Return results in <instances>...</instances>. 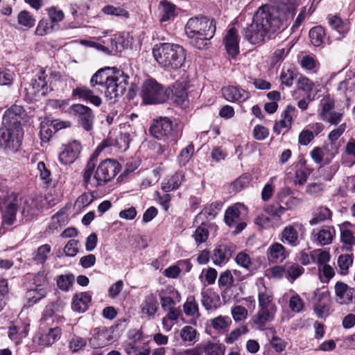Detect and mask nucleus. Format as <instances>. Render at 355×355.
<instances>
[{
  "label": "nucleus",
  "instance_id": "1",
  "mask_svg": "<svg viewBox=\"0 0 355 355\" xmlns=\"http://www.w3.org/2000/svg\"><path fill=\"white\" fill-rule=\"evenodd\" d=\"M294 15L295 10L287 5L262 6L255 13L252 24L243 28L244 37L252 44L261 43L272 34L284 30Z\"/></svg>",
  "mask_w": 355,
  "mask_h": 355
},
{
  "label": "nucleus",
  "instance_id": "2",
  "mask_svg": "<svg viewBox=\"0 0 355 355\" xmlns=\"http://www.w3.org/2000/svg\"><path fill=\"white\" fill-rule=\"evenodd\" d=\"M129 76L116 68L105 67L97 71L92 77V87L101 86L106 97L113 99L122 96L128 84Z\"/></svg>",
  "mask_w": 355,
  "mask_h": 355
},
{
  "label": "nucleus",
  "instance_id": "3",
  "mask_svg": "<svg viewBox=\"0 0 355 355\" xmlns=\"http://www.w3.org/2000/svg\"><path fill=\"white\" fill-rule=\"evenodd\" d=\"M96 158H90L83 171V181L87 188L93 189L105 184L119 171V163L107 159L100 163L95 171L94 178H91L92 168L96 167Z\"/></svg>",
  "mask_w": 355,
  "mask_h": 355
},
{
  "label": "nucleus",
  "instance_id": "4",
  "mask_svg": "<svg viewBox=\"0 0 355 355\" xmlns=\"http://www.w3.org/2000/svg\"><path fill=\"white\" fill-rule=\"evenodd\" d=\"M153 55L158 64L165 70L182 67L186 60V50L173 43H159L153 48Z\"/></svg>",
  "mask_w": 355,
  "mask_h": 355
},
{
  "label": "nucleus",
  "instance_id": "5",
  "mask_svg": "<svg viewBox=\"0 0 355 355\" xmlns=\"http://www.w3.org/2000/svg\"><path fill=\"white\" fill-rule=\"evenodd\" d=\"M216 30V21L205 17H191L185 26L186 35L198 49L207 44V42L214 37Z\"/></svg>",
  "mask_w": 355,
  "mask_h": 355
},
{
  "label": "nucleus",
  "instance_id": "6",
  "mask_svg": "<svg viewBox=\"0 0 355 355\" xmlns=\"http://www.w3.org/2000/svg\"><path fill=\"white\" fill-rule=\"evenodd\" d=\"M258 300L259 309L252 320L259 329H263L268 322L273 320L277 307L273 302V296L266 291H259Z\"/></svg>",
  "mask_w": 355,
  "mask_h": 355
},
{
  "label": "nucleus",
  "instance_id": "7",
  "mask_svg": "<svg viewBox=\"0 0 355 355\" xmlns=\"http://www.w3.org/2000/svg\"><path fill=\"white\" fill-rule=\"evenodd\" d=\"M48 75L46 69L40 67L35 71L34 76L25 87L26 98L30 101H38L48 92Z\"/></svg>",
  "mask_w": 355,
  "mask_h": 355
},
{
  "label": "nucleus",
  "instance_id": "8",
  "mask_svg": "<svg viewBox=\"0 0 355 355\" xmlns=\"http://www.w3.org/2000/svg\"><path fill=\"white\" fill-rule=\"evenodd\" d=\"M68 112L84 130L89 132L93 130L95 114L90 107L80 103H76L69 107Z\"/></svg>",
  "mask_w": 355,
  "mask_h": 355
},
{
  "label": "nucleus",
  "instance_id": "9",
  "mask_svg": "<svg viewBox=\"0 0 355 355\" xmlns=\"http://www.w3.org/2000/svg\"><path fill=\"white\" fill-rule=\"evenodd\" d=\"M141 95L146 104L162 103L166 99L163 87L153 79L145 80L141 87Z\"/></svg>",
  "mask_w": 355,
  "mask_h": 355
},
{
  "label": "nucleus",
  "instance_id": "10",
  "mask_svg": "<svg viewBox=\"0 0 355 355\" xmlns=\"http://www.w3.org/2000/svg\"><path fill=\"white\" fill-rule=\"evenodd\" d=\"M24 135L23 130L0 128V148L11 152H16L21 144Z\"/></svg>",
  "mask_w": 355,
  "mask_h": 355
},
{
  "label": "nucleus",
  "instance_id": "11",
  "mask_svg": "<svg viewBox=\"0 0 355 355\" xmlns=\"http://www.w3.org/2000/svg\"><path fill=\"white\" fill-rule=\"evenodd\" d=\"M149 132L153 137L159 140L175 141L177 137L172 121L166 117H160L155 120L150 127Z\"/></svg>",
  "mask_w": 355,
  "mask_h": 355
},
{
  "label": "nucleus",
  "instance_id": "12",
  "mask_svg": "<svg viewBox=\"0 0 355 355\" xmlns=\"http://www.w3.org/2000/svg\"><path fill=\"white\" fill-rule=\"evenodd\" d=\"M247 208L241 203H236L228 207L225 214V222L229 227L236 226L235 232H241L246 226L243 221Z\"/></svg>",
  "mask_w": 355,
  "mask_h": 355
},
{
  "label": "nucleus",
  "instance_id": "13",
  "mask_svg": "<svg viewBox=\"0 0 355 355\" xmlns=\"http://www.w3.org/2000/svg\"><path fill=\"white\" fill-rule=\"evenodd\" d=\"M82 150V145L78 140L69 141L62 146L59 153V161L64 165L73 163L79 157Z\"/></svg>",
  "mask_w": 355,
  "mask_h": 355
},
{
  "label": "nucleus",
  "instance_id": "14",
  "mask_svg": "<svg viewBox=\"0 0 355 355\" xmlns=\"http://www.w3.org/2000/svg\"><path fill=\"white\" fill-rule=\"evenodd\" d=\"M24 114V108L17 105H14L8 109L2 119V125L7 128L23 130L21 121Z\"/></svg>",
  "mask_w": 355,
  "mask_h": 355
},
{
  "label": "nucleus",
  "instance_id": "15",
  "mask_svg": "<svg viewBox=\"0 0 355 355\" xmlns=\"http://www.w3.org/2000/svg\"><path fill=\"white\" fill-rule=\"evenodd\" d=\"M112 331L105 327L94 329L92 336L89 339L90 346L99 349L107 346L112 341Z\"/></svg>",
  "mask_w": 355,
  "mask_h": 355
},
{
  "label": "nucleus",
  "instance_id": "16",
  "mask_svg": "<svg viewBox=\"0 0 355 355\" xmlns=\"http://www.w3.org/2000/svg\"><path fill=\"white\" fill-rule=\"evenodd\" d=\"M334 290L337 303L348 305L355 302V287H349L343 282H337Z\"/></svg>",
  "mask_w": 355,
  "mask_h": 355
},
{
  "label": "nucleus",
  "instance_id": "17",
  "mask_svg": "<svg viewBox=\"0 0 355 355\" xmlns=\"http://www.w3.org/2000/svg\"><path fill=\"white\" fill-rule=\"evenodd\" d=\"M61 334L60 328H50L46 333L37 332L33 338V342L40 346L50 347L60 338Z\"/></svg>",
  "mask_w": 355,
  "mask_h": 355
},
{
  "label": "nucleus",
  "instance_id": "18",
  "mask_svg": "<svg viewBox=\"0 0 355 355\" xmlns=\"http://www.w3.org/2000/svg\"><path fill=\"white\" fill-rule=\"evenodd\" d=\"M335 236V229L331 226H326L321 229L313 230L311 234L313 242L320 246L331 243Z\"/></svg>",
  "mask_w": 355,
  "mask_h": 355
},
{
  "label": "nucleus",
  "instance_id": "19",
  "mask_svg": "<svg viewBox=\"0 0 355 355\" xmlns=\"http://www.w3.org/2000/svg\"><path fill=\"white\" fill-rule=\"evenodd\" d=\"M314 301L315 302L314 311L319 318H325L329 315V294L327 291L319 292L315 291Z\"/></svg>",
  "mask_w": 355,
  "mask_h": 355
},
{
  "label": "nucleus",
  "instance_id": "20",
  "mask_svg": "<svg viewBox=\"0 0 355 355\" xmlns=\"http://www.w3.org/2000/svg\"><path fill=\"white\" fill-rule=\"evenodd\" d=\"M223 43L227 53L232 57H235L239 52V37L237 30L232 27L226 33Z\"/></svg>",
  "mask_w": 355,
  "mask_h": 355
},
{
  "label": "nucleus",
  "instance_id": "21",
  "mask_svg": "<svg viewBox=\"0 0 355 355\" xmlns=\"http://www.w3.org/2000/svg\"><path fill=\"white\" fill-rule=\"evenodd\" d=\"M16 200L14 201L7 202L0 197V208L3 209V222L8 225L14 223L16 220V214L17 211V203Z\"/></svg>",
  "mask_w": 355,
  "mask_h": 355
},
{
  "label": "nucleus",
  "instance_id": "22",
  "mask_svg": "<svg viewBox=\"0 0 355 355\" xmlns=\"http://www.w3.org/2000/svg\"><path fill=\"white\" fill-rule=\"evenodd\" d=\"M225 98L230 102H243L249 98V93L239 87L227 86L222 89Z\"/></svg>",
  "mask_w": 355,
  "mask_h": 355
},
{
  "label": "nucleus",
  "instance_id": "23",
  "mask_svg": "<svg viewBox=\"0 0 355 355\" xmlns=\"http://www.w3.org/2000/svg\"><path fill=\"white\" fill-rule=\"evenodd\" d=\"M73 97H78L79 99L89 102L96 107H99L102 103L101 98L94 94V92L87 87H78L72 92Z\"/></svg>",
  "mask_w": 355,
  "mask_h": 355
},
{
  "label": "nucleus",
  "instance_id": "24",
  "mask_svg": "<svg viewBox=\"0 0 355 355\" xmlns=\"http://www.w3.org/2000/svg\"><path fill=\"white\" fill-rule=\"evenodd\" d=\"M91 300L92 295L89 292L76 293L73 297L71 308L74 311L83 313L89 309Z\"/></svg>",
  "mask_w": 355,
  "mask_h": 355
},
{
  "label": "nucleus",
  "instance_id": "25",
  "mask_svg": "<svg viewBox=\"0 0 355 355\" xmlns=\"http://www.w3.org/2000/svg\"><path fill=\"white\" fill-rule=\"evenodd\" d=\"M140 308L143 314H146L150 317L154 316L159 308L157 295L153 293L146 295Z\"/></svg>",
  "mask_w": 355,
  "mask_h": 355
},
{
  "label": "nucleus",
  "instance_id": "26",
  "mask_svg": "<svg viewBox=\"0 0 355 355\" xmlns=\"http://www.w3.org/2000/svg\"><path fill=\"white\" fill-rule=\"evenodd\" d=\"M201 303L207 310L216 309L220 302V297L211 289L201 291Z\"/></svg>",
  "mask_w": 355,
  "mask_h": 355
},
{
  "label": "nucleus",
  "instance_id": "27",
  "mask_svg": "<svg viewBox=\"0 0 355 355\" xmlns=\"http://www.w3.org/2000/svg\"><path fill=\"white\" fill-rule=\"evenodd\" d=\"M158 11L161 22L170 21L177 15L175 6L166 0L160 1Z\"/></svg>",
  "mask_w": 355,
  "mask_h": 355
},
{
  "label": "nucleus",
  "instance_id": "28",
  "mask_svg": "<svg viewBox=\"0 0 355 355\" xmlns=\"http://www.w3.org/2000/svg\"><path fill=\"white\" fill-rule=\"evenodd\" d=\"M288 256L284 245L279 243L272 244L267 250V257L270 262L282 261Z\"/></svg>",
  "mask_w": 355,
  "mask_h": 355
},
{
  "label": "nucleus",
  "instance_id": "29",
  "mask_svg": "<svg viewBox=\"0 0 355 355\" xmlns=\"http://www.w3.org/2000/svg\"><path fill=\"white\" fill-rule=\"evenodd\" d=\"M171 99L173 103L181 107L187 106L188 94L185 85L176 83L173 86Z\"/></svg>",
  "mask_w": 355,
  "mask_h": 355
},
{
  "label": "nucleus",
  "instance_id": "30",
  "mask_svg": "<svg viewBox=\"0 0 355 355\" xmlns=\"http://www.w3.org/2000/svg\"><path fill=\"white\" fill-rule=\"evenodd\" d=\"M332 217V211L327 206L321 205L317 207L313 212V217L309 221L311 225H315L320 223L330 220Z\"/></svg>",
  "mask_w": 355,
  "mask_h": 355
},
{
  "label": "nucleus",
  "instance_id": "31",
  "mask_svg": "<svg viewBox=\"0 0 355 355\" xmlns=\"http://www.w3.org/2000/svg\"><path fill=\"white\" fill-rule=\"evenodd\" d=\"M184 180V175L182 172H176L169 178L166 179L162 184V189L166 193L178 189Z\"/></svg>",
  "mask_w": 355,
  "mask_h": 355
},
{
  "label": "nucleus",
  "instance_id": "32",
  "mask_svg": "<svg viewBox=\"0 0 355 355\" xmlns=\"http://www.w3.org/2000/svg\"><path fill=\"white\" fill-rule=\"evenodd\" d=\"M281 241L295 247L300 243L298 232L294 225H288L282 232Z\"/></svg>",
  "mask_w": 355,
  "mask_h": 355
},
{
  "label": "nucleus",
  "instance_id": "33",
  "mask_svg": "<svg viewBox=\"0 0 355 355\" xmlns=\"http://www.w3.org/2000/svg\"><path fill=\"white\" fill-rule=\"evenodd\" d=\"M230 257L229 248L225 245H220L214 251L213 261L216 265H221L226 262Z\"/></svg>",
  "mask_w": 355,
  "mask_h": 355
},
{
  "label": "nucleus",
  "instance_id": "34",
  "mask_svg": "<svg viewBox=\"0 0 355 355\" xmlns=\"http://www.w3.org/2000/svg\"><path fill=\"white\" fill-rule=\"evenodd\" d=\"M183 309L185 314L188 316L199 318L200 315L198 309V304L194 296H189L187 297L183 305Z\"/></svg>",
  "mask_w": 355,
  "mask_h": 355
},
{
  "label": "nucleus",
  "instance_id": "35",
  "mask_svg": "<svg viewBox=\"0 0 355 355\" xmlns=\"http://www.w3.org/2000/svg\"><path fill=\"white\" fill-rule=\"evenodd\" d=\"M231 322L228 316L219 315L211 320V326L217 331L223 333L228 329Z\"/></svg>",
  "mask_w": 355,
  "mask_h": 355
},
{
  "label": "nucleus",
  "instance_id": "36",
  "mask_svg": "<svg viewBox=\"0 0 355 355\" xmlns=\"http://www.w3.org/2000/svg\"><path fill=\"white\" fill-rule=\"evenodd\" d=\"M324 36V29L320 26L312 28L309 31L310 41L315 46H319L322 44Z\"/></svg>",
  "mask_w": 355,
  "mask_h": 355
},
{
  "label": "nucleus",
  "instance_id": "37",
  "mask_svg": "<svg viewBox=\"0 0 355 355\" xmlns=\"http://www.w3.org/2000/svg\"><path fill=\"white\" fill-rule=\"evenodd\" d=\"M65 225L64 214L63 212H58L51 218V222L46 229L49 233H54L61 230Z\"/></svg>",
  "mask_w": 355,
  "mask_h": 355
},
{
  "label": "nucleus",
  "instance_id": "38",
  "mask_svg": "<svg viewBox=\"0 0 355 355\" xmlns=\"http://www.w3.org/2000/svg\"><path fill=\"white\" fill-rule=\"evenodd\" d=\"M62 308V302H51L46 306L42 316L41 318V322H46L49 320L51 319L54 315L55 313L59 311L60 309Z\"/></svg>",
  "mask_w": 355,
  "mask_h": 355
},
{
  "label": "nucleus",
  "instance_id": "39",
  "mask_svg": "<svg viewBox=\"0 0 355 355\" xmlns=\"http://www.w3.org/2000/svg\"><path fill=\"white\" fill-rule=\"evenodd\" d=\"M46 295L47 292L43 291L42 289L35 288L30 289L26 292V297L27 299L28 305L31 306L46 297Z\"/></svg>",
  "mask_w": 355,
  "mask_h": 355
},
{
  "label": "nucleus",
  "instance_id": "40",
  "mask_svg": "<svg viewBox=\"0 0 355 355\" xmlns=\"http://www.w3.org/2000/svg\"><path fill=\"white\" fill-rule=\"evenodd\" d=\"M205 355H225V346L211 342L207 343L203 347Z\"/></svg>",
  "mask_w": 355,
  "mask_h": 355
},
{
  "label": "nucleus",
  "instance_id": "41",
  "mask_svg": "<svg viewBox=\"0 0 355 355\" xmlns=\"http://www.w3.org/2000/svg\"><path fill=\"white\" fill-rule=\"evenodd\" d=\"M18 24L24 27L30 28L35 26V19L27 10H21L17 16Z\"/></svg>",
  "mask_w": 355,
  "mask_h": 355
},
{
  "label": "nucleus",
  "instance_id": "42",
  "mask_svg": "<svg viewBox=\"0 0 355 355\" xmlns=\"http://www.w3.org/2000/svg\"><path fill=\"white\" fill-rule=\"evenodd\" d=\"M33 284L35 285V288L48 292L49 282L44 271L39 272L35 275Z\"/></svg>",
  "mask_w": 355,
  "mask_h": 355
},
{
  "label": "nucleus",
  "instance_id": "43",
  "mask_svg": "<svg viewBox=\"0 0 355 355\" xmlns=\"http://www.w3.org/2000/svg\"><path fill=\"white\" fill-rule=\"evenodd\" d=\"M304 272V268L295 263L288 265L286 268V277L292 282L302 275Z\"/></svg>",
  "mask_w": 355,
  "mask_h": 355
},
{
  "label": "nucleus",
  "instance_id": "44",
  "mask_svg": "<svg viewBox=\"0 0 355 355\" xmlns=\"http://www.w3.org/2000/svg\"><path fill=\"white\" fill-rule=\"evenodd\" d=\"M87 343L86 338L74 335L69 341V349L73 353L83 349Z\"/></svg>",
  "mask_w": 355,
  "mask_h": 355
},
{
  "label": "nucleus",
  "instance_id": "45",
  "mask_svg": "<svg viewBox=\"0 0 355 355\" xmlns=\"http://www.w3.org/2000/svg\"><path fill=\"white\" fill-rule=\"evenodd\" d=\"M337 263L340 272L343 275H346L348 272L349 268L353 263L352 255L348 254H341L338 257Z\"/></svg>",
  "mask_w": 355,
  "mask_h": 355
},
{
  "label": "nucleus",
  "instance_id": "46",
  "mask_svg": "<svg viewBox=\"0 0 355 355\" xmlns=\"http://www.w3.org/2000/svg\"><path fill=\"white\" fill-rule=\"evenodd\" d=\"M196 330L191 326H185L180 331V338L184 342L195 343L196 342Z\"/></svg>",
  "mask_w": 355,
  "mask_h": 355
},
{
  "label": "nucleus",
  "instance_id": "47",
  "mask_svg": "<svg viewBox=\"0 0 355 355\" xmlns=\"http://www.w3.org/2000/svg\"><path fill=\"white\" fill-rule=\"evenodd\" d=\"M51 250V248L49 244L41 245L37 248L33 257L34 261L38 263H44L46 261L48 254L50 253Z\"/></svg>",
  "mask_w": 355,
  "mask_h": 355
},
{
  "label": "nucleus",
  "instance_id": "48",
  "mask_svg": "<svg viewBox=\"0 0 355 355\" xmlns=\"http://www.w3.org/2000/svg\"><path fill=\"white\" fill-rule=\"evenodd\" d=\"M102 11L106 15L123 17L125 18L129 17V12L125 8L120 6L116 7L112 5H108L105 6Z\"/></svg>",
  "mask_w": 355,
  "mask_h": 355
},
{
  "label": "nucleus",
  "instance_id": "49",
  "mask_svg": "<svg viewBox=\"0 0 355 355\" xmlns=\"http://www.w3.org/2000/svg\"><path fill=\"white\" fill-rule=\"evenodd\" d=\"M265 211L273 217L280 218L281 216L285 213L286 208L283 207L280 202H277L275 203L268 205L265 208Z\"/></svg>",
  "mask_w": 355,
  "mask_h": 355
},
{
  "label": "nucleus",
  "instance_id": "50",
  "mask_svg": "<svg viewBox=\"0 0 355 355\" xmlns=\"http://www.w3.org/2000/svg\"><path fill=\"white\" fill-rule=\"evenodd\" d=\"M130 141V134L128 132H121L115 139V146L121 151H125L129 148Z\"/></svg>",
  "mask_w": 355,
  "mask_h": 355
},
{
  "label": "nucleus",
  "instance_id": "51",
  "mask_svg": "<svg viewBox=\"0 0 355 355\" xmlns=\"http://www.w3.org/2000/svg\"><path fill=\"white\" fill-rule=\"evenodd\" d=\"M234 277L230 270H225L220 273L218 278V286L220 288L227 289L234 284Z\"/></svg>",
  "mask_w": 355,
  "mask_h": 355
},
{
  "label": "nucleus",
  "instance_id": "52",
  "mask_svg": "<svg viewBox=\"0 0 355 355\" xmlns=\"http://www.w3.org/2000/svg\"><path fill=\"white\" fill-rule=\"evenodd\" d=\"M340 231L341 241L346 245V247L349 248L352 245H354L355 236L352 232L350 230L345 228V227H342Z\"/></svg>",
  "mask_w": 355,
  "mask_h": 355
},
{
  "label": "nucleus",
  "instance_id": "53",
  "mask_svg": "<svg viewBox=\"0 0 355 355\" xmlns=\"http://www.w3.org/2000/svg\"><path fill=\"white\" fill-rule=\"evenodd\" d=\"M218 272L215 268H209L207 269H203L201 274L199 276V279L202 282L205 279L207 285L214 284L217 278Z\"/></svg>",
  "mask_w": 355,
  "mask_h": 355
},
{
  "label": "nucleus",
  "instance_id": "54",
  "mask_svg": "<svg viewBox=\"0 0 355 355\" xmlns=\"http://www.w3.org/2000/svg\"><path fill=\"white\" fill-rule=\"evenodd\" d=\"M290 309L295 313H300L304 308V301L300 296L294 293L290 298L288 302Z\"/></svg>",
  "mask_w": 355,
  "mask_h": 355
},
{
  "label": "nucleus",
  "instance_id": "55",
  "mask_svg": "<svg viewBox=\"0 0 355 355\" xmlns=\"http://www.w3.org/2000/svg\"><path fill=\"white\" fill-rule=\"evenodd\" d=\"M209 236V231L205 225H202L196 228L193 237L198 244H201L207 241Z\"/></svg>",
  "mask_w": 355,
  "mask_h": 355
},
{
  "label": "nucleus",
  "instance_id": "56",
  "mask_svg": "<svg viewBox=\"0 0 355 355\" xmlns=\"http://www.w3.org/2000/svg\"><path fill=\"white\" fill-rule=\"evenodd\" d=\"M73 279L72 275H60L57 279V285L61 290L67 291L72 286Z\"/></svg>",
  "mask_w": 355,
  "mask_h": 355
},
{
  "label": "nucleus",
  "instance_id": "57",
  "mask_svg": "<svg viewBox=\"0 0 355 355\" xmlns=\"http://www.w3.org/2000/svg\"><path fill=\"white\" fill-rule=\"evenodd\" d=\"M329 24L330 26L336 30L339 33H345L347 31V25H345L341 19L336 15L329 16Z\"/></svg>",
  "mask_w": 355,
  "mask_h": 355
},
{
  "label": "nucleus",
  "instance_id": "58",
  "mask_svg": "<svg viewBox=\"0 0 355 355\" xmlns=\"http://www.w3.org/2000/svg\"><path fill=\"white\" fill-rule=\"evenodd\" d=\"M296 77V73L291 69L282 70L280 74L282 84L287 87H291L293 85Z\"/></svg>",
  "mask_w": 355,
  "mask_h": 355
},
{
  "label": "nucleus",
  "instance_id": "59",
  "mask_svg": "<svg viewBox=\"0 0 355 355\" xmlns=\"http://www.w3.org/2000/svg\"><path fill=\"white\" fill-rule=\"evenodd\" d=\"M232 315L234 320L240 322L248 316V310L241 305L235 306L232 309Z\"/></svg>",
  "mask_w": 355,
  "mask_h": 355
},
{
  "label": "nucleus",
  "instance_id": "60",
  "mask_svg": "<svg viewBox=\"0 0 355 355\" xmlns=\"http://www.w3.org/2000/svg\"><path fill=\"white\" fill-rule=\"evenodd\" d=\"M78 240H69L64 248L65 255L71 257L76 256L78 252Z\"/></svg>",
  "mask_w": 355,
  "mask_h": 355
},
{
  "label": "nucleus",
  "instance_id": "61",
  "mask_svg": "<svg viewBox=\"0 0 355 355\" xmlns=\"http://www.w3.org/2000/svg\"><path fill=\"white\" fill-rule=\"evenodd\" d=\"M291 125L290 123L281 117L279 121L275 122L273 126V131L277 135L284 134L291 129Z\"/></svg>",
  "mask_w": 355,
  "mask_h": 355
},
{
  "label": "nucleus",
  "instance_id": "62",
  "mask_svg": "<svg viewBox=\"0 0 355 355\" xmlns=\"http://www.w3.org/2000/svg\"><path fill=\"white\" fill-rule=\"evenodd\" d=\"M291 48L286 46V47H282L279 46L273 53L272 57V63L273 64H277V62L283 60L284 58L286 56V55L290 51Z\"/></svg>",
  "mask_w": 355,
  "mask_h": 355
},
{
  "label": "nucleus",
  "instance_id": "63",
  "mask_svg": "<svg viewBox=\"0 0 355 355\" xmlns=\"http://www.w3.org/2000/svg\"><path fill=\"white\" fill-rule=\"evenodd\" d=\"M193 152V146L192 145H189L187 147L183 148L179 156H178V162L180 165L184 166L190 159Z\"/></svg>",
  "mask_w": 355,
  "mask_h": 355
},
{
  "label": "nucleus",
  "instance_id": "64",
  "mask_svg": "<svg viewBox=\"0 0 355 355\" xmlns=\"http://www.w3.org/2000/svg\"><path fill=\"white\" fill-rule=\"evenodd\" d=\"M37 168L40 172V178L46 183L49 184L51 182V171L46 166L44 162H40L37 164Z\"/></svg>",
  "mask_w": 355,
  "mask_h": 355
}]
</instances>
